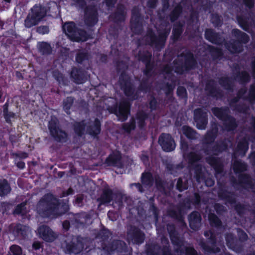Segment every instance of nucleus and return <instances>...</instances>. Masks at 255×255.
<instances>
[{"label": "nucleus", "mask_w": 255, "mask_h": 255, "mask_svg": "<svg viewBox=\"0 0 255 255\" xmlns=\"http://www.w3.org/2000/svg\"><path fill=\"white\" fill-rule=\"evenodd\" d=\"M63 30L65 34L72 40L84 41L86 40V32L82 30H77L73 22H68L64 24Z\"/></svg>", "instance_id": "f257e3e1"}, {"label": "nucleus", "mask_w": 255, "mask_h": 255, "mask_svg": "<svg viewBox=\"0 0 255 255\" xmlns=\"http://www.w3.org/2000/svg\"><path fill=\"white\" fill-rule=\"evenodd\" d=\"M46 14L45 9L40 6L36 5L31 9L25 20V25L29 28L36 25Z\"/></svg>", "instance_id": "f03ea898"}, {"label": "nucleus", "mask_w": 255, "mask_h": 255, "mask_svg": "<svg viewBox=\"0 0 255 255\" xmlns=\"http://www.w3.org/2000/svg\"><path fill=\"white\" fill-rule=\"evenodd\" d=\"M158 142L162 149L166 151H171L175 147L174 140L168 134L161 135L159 138Z\"/></svg>", "instance_id": "7ed1b4c3"}, {"label": "nucleus", "mask_w": 255, "mask_h": 255, "mask_svg": "<svg viewBox=\"0 0 255 255\" xmlns=\"http://www.w3.org/2000/svg\"><path fill=\"white\" fill-rule=\"evenodd\" d=\"M37 234L43 240L51 242L54 240L55 235L53 231L48 227L42 226L40 227L37 231Z\"/></svg>", "instance_id": "20e7f679"}, {"label": "nucleus", "mask_w": 255, "mask_h": 255, "mask_svg": "<svg viewBox=\"0 0 255 255\" xmlns=\"http://www.w3.org/2000/svg\"><path fill=\"white\" fill-rule=\"evenodd\" d=\"M129 111V103L128 102H123L120 105L115 114L121 121L125 120L128 117Z\"/></svg>", "instance_id": "39448f33"}, {"label": "nucleus", "mask_w": 255, "mask_h": 255, "mask_svg": "<svg viewBox=\"0 0 255 255\" xmlns=\"http://www.w3.org/2000/svg\"><path fill=\"white\" fill-rule=\"evenodd\" d=\"M55 125L56 120H55L54 121L52 120L49 122V129L54 136L57 137L60 140H61L66 136V134L65 132L57 128Z\"/></svg>", "instance_id": "423d86ee"}, {"label": "nucleus", "mask_w": 255, "mask_h": 255, "mask_svg": "<svg viewBox=\"0 0 255 255\" xmlns=\"http://www.w3.org/2000/svg\"><path fill=\"white\" fill-rule=\"evenodd\" d=\"M57 202L56 199L51 194L46 195L39 202V206H46L51 207Z\"/></svg>", "instance_id": "0eeeda50"}, {"label": "nucleus", "mask_w": 255, "mask_h": 255, "mask_svg": "<svg viewBox=\"0 0 255 255\" xmlns=\"http://www.w3.org/2000/svg\"><path fill=\"white\" fill-rule=\"evenodd\" d=\"M190 227L193 229L198 226L200 222V216L198 213H193L189 217Z\"/></svg>", "instance_id": "6e6552de"}, {"label": "nucleus", "mask_w": 255, "mask_h": 255, "mask_svg": "<svg viewBox=\"0 0 255 255\" xmlns=\"http://www.w3.org/2000/svg\"><path fill=\"white\" fill-rule=\"evenodd\" d=\"M10 191L9 185L5 180L0 181V196H3Z\"/></svg>", "instance_id": "1a4fd4ad"}, {"label": "nucleus", "mask_w": 255, "mask_h": 255, "mask_svg": "<svg viewBox=\"0 0 255 255\" xmlns=\"http://www.w3.org/2000/svg\"><path fill=\"white\" fill-rule=\"evenodd\" d=\"M100 131V122L98 120H96L94 126L90 128L88 132L90 134L95 135L98 134Z\"/></svg>", "instance_id": "9d476101"}, {"label": "nucleus", "mask_w": 255, "mask_h": 255, "mask_svg": "<svg viewBox=\"0 0 255 255\" xmlns=\"http://www.w3.org/2000/svg\"><path fill=\"white\" fill-rule=\"evenodd\" d=\"M38 48L43 53H48L51 51L50 46L48 43L44 42L38 43Z\"/></svg>", "instance_id": "9b49d317"}, {"label": "nucleus", "mask_w": 255, "mask_h": 255, "mask_svg": "<svg viewBox=\"0 0 255 255\" xmlns=\"http://www.w3.org/2000/svg\"><path fill=\"white\" fill-rule=\"evenodd\" d=\"M183 133L188 138H192L195 137V132L191 128L188 127L182 128Z\"/></svg>", "instance_id": "f8f14e48"}, {"label": "nucleus", "mask_w": 255, "mask_h": 255, "mask_svg": "<svg viewBox=\"0 0 255 255\" xmlns=\"http://www.w3.org/2000/svg\"><path fill=\"white\" fill-rule=\"evenodd\" d=\"M10 255H21L22 251L21 248L16 245L12 246L10 248Z\"/></svg>", "instance_id": "ddd939ff"}, {"label": "nucleus", "mask_w": 255, "mask_h": 255, "mask_svg": "<svg viewBox=\"0 0 255 255\" xmlns=\"http://www.w3.org/2000/svg\"><path fill=\"white\" fill-rule=\"evenodd\" d=\"M16 229L18 234H20L23 236L26 235V233L29 232V229L28 227L22 226L21 225L17 226Z\"/></svg>", "instance_id": "4468645a"}, {"label": "nucleus", "mask_w": 255, "mask_h": 255, "mask_svg": "<svg viewBox=\"0 0 255 255\" xmlns=\"http://www.w3.org/2000/svg\"><path fill=\"white\" fill-rule=\"evenodd\" d=\"M151 182V175L149 173L143 174L142 176V182L143 184H148Z\"/></svg>", "instance_id": "2eb2a0df"}, {"label": "nucleus", "mask_w": 255, "mask_h": 255, "mask_svg": "<svg viewBox=\"0 0 255 255\" xmlns=\"http://www.w3.org/2000/svg\"><path fill=\"white\" fill-rule=\"evenodd\" d=\"M73 100L71 98H68L64 102V108L66 113H68V110L70 109L73 103Z\"/></svg>", "instance_id": "dca6fc26"}, {"label": "nucleus", "mask_w": 255, "mask_h": 255, "mask_svg": "<svg viewBox=\"0 0 255 255\" xmlns=\"http://www.w3.org/2000/svg\"><path fill=\"white\" fill-rule=\"evenodd\" d=\"M25 205V203H22L20 205L17 206L14 210V214H24V206Z\"/></svg>", "instance_id": "f3484780"}, {"label": "nucleus", "mask_w": 255, "mask_h": 255, "mask_svg": "<svg viewBox=\"0 0 255 255\" xmlns=\"http://www.w3.org/2000/svg\"><path fill=\"white\" fill-rule=\"evenodd\" d=\"M209 219H210L211 223L212 224H214L215 226L220 225V222L219 220L218 219V218L216 216H215L214 215L210 216L209 217Z\"/></svg>", "instance_id": "a211bd4d"}, {"label": "nucleus", "mask_w": 255, "mask_h": 255, "mask_svg": "<svg viewBox=\"0 0 255 255\" xmlns=\"http://www.w3.org/2000/svg\"><path fill=\"white\" fill-rule=\"evenodd\" d=\"M37 31L40 34H44L48 32L49 29L46 26H40L38 28Z\"/></svg>", "instance_id": "6ab92c4d"}, {"label": "nucleus", "mask_w": 255, "mask_h": 255, "mask_svg": "<svg viewBox=\"0 0 255 255\" xmlns=\"http://www.w3.org/2000/svg\"><path fill=\"white\" fill-rule=\"evenodd\" d=\"M235 31L236 32H238L239 33L238 34H240V36L241 40L243 42H245H245H247L248 41L249 37L248 36V35L246 34L241 33L238 30H236Z\"/></svg>", "instance_id": "aec40b11"}, {"label": "nucleus", "mask_w": 255, "mask_h": 255, "mask_svg": "<svg viewBox=\"0 0 255 255\" xmlns=\"http://www.w3.org/2000/svg\"><path fill=\"white\" fill-rule=\"evenodd\" d=\"M198 159H199V156L195 153H192L189 156L188 160L191 162H193Z\"/></svg>", "instance_id": "412c9836"}, {"label": "nucleus", "mask_w": 255, "mask_h": 255, "mask_svg": "<svg viewBox=\"0 0 255 255\" xmlns=\"http://www.w3.org/2000/svg\"><path fill=\"white\" fill-rule=\"evenodd\" d=\"M111 192H106L103 196V202L104 203H108L111 201Z\"/></svg>", "instance_id": "4be33fe9"}, {"label": "nucleus", "mask_w": 255, "mask_h": 255, "mask_svg": "<svg viewBox=\"0 0 255 255\" xmlns=\"http://www.w3.org/2000/svg\"><path fill=\"white\" fill-rule=\"evenodd\" d=\"M116 154V157H115V155H111L109 157V159L112 161L113 163H116L118 160H119L121 158V156L119 153V152H117L115 153Z\"/></svg>", "instance_id": "5701e85b"}, {"label": "nucleus", "mask_w": 255, "mask_h": 255, "mask_svg": "<svg viewBox=\"0 0 255 255\" xmlns=\"http://www.w3.org/2000/svg\"><path fill=\"white\" fill-rule=\"evenodd\" d=\"M177 94L181 97H183L186 95V90L183 87H179L177 89Z\"/></svg>", "instance_id": "b1692460"}, {"label": "nucleus", "mask_w": 255, "mask_h": 255, "mask_svg": "<svg viewBox=\"0 0 255 255\" xmlns=\"http://www.w3.org/2000/svg\"><path fill=\"white\" fill-rule=\"evenodd\" d=\"M213 112L215 115L219 118H222V111L219 108H215L213 110Z\"/></svg>", "instance_id": "393cba45"}, {"label": "nucleus", "mask_w": 255, "mask_h": 255, "mask_svg": "<svg viewBox=\"0 0 255 255\" xmlns=\"http://www.w3.org/2000/svg\"><path fill=\"white\" fill-rule=\"evenodd\" d=\"M212 33V31L211 30H208L205 32V36L207 39H208L209 41H211L212 42H214V39L212 37H210L209 35L210 34H211Z\"/></svg>", "instance_id": "a878e982"}, {"label": "nucleus", "mask_w": 255, "mask_h": 255, "mask_svg": "<svg viewBox=\"0 0 255 255\" xmlns=\"http://www.w3.org/2000/svg\"><path fill=\"white\" fill-rule=\"evenodd\" d=\"M177 188L180 191L183 190L186 188L185 187H182V180L180 179H179L177 181Z\"/></svg>", "instance_id": "bb28decb"}, {"label": "nucleus", "mask_w": 255, "mask_h": 255, "mask_svg": "<svg viewBox=\"0 0 255 255\" xmlns=\"http://www.w3.org/2000/svg\"><path fill=\"white\" fill-rule=\"evenodd\" d=\"M71 76L77 83L80 84L82 83V82L78 79V78L76 77V75L75 74L74 70H73V71L71 72Z\"/></svg>", "instance_id": "cd10ccee"}, {"label": "nucleus", "mask_w": 255, "mask_h": 255, "mask_svg": "<svg viewBox=\"0 0 255 255\" xmlns=\"http://www.w3.org/2000/svg\"><path fill=\"white\" fill-rule=\"evenodd\" d=\"M125 93L126 95L129 97V99H132L133 97L130 98V93H132V89L131 88H126L124 90Z\"/></svg>", "instance_id": "c85d7f7f"}, {"label": "nucleus", "mask_w": 255, "mask_h": 255, "mask_svg": "<svg viewBox=\"0 0 255 255\" xmlns=\"http://www.w3.org/2000/svg\"><path fill=\"white\" fill-rule=\"evenodd\" d=\"M32 247L35 250L39 249L41 248V244L39 242H35L32 245Z\"/></svg>", "instance_id": "c756f323"}, {"label": "nucleus", "mask_w": 255, "mask_h": 255, "mask_svg": "<svg viewBox=\"0 0 255 255\" xmlns=\"http://www.w3.org/2000/svg\"><path fill=\"white\" fill-rule=\"evenodd\" d=\"M244 1L246 5L249 7H252L254 4L253 0H244Z\"/></svg>", "instance_id": "7c9ffc66"}, {"label": "nucleus", "mask_w": 255, "mask_h": 255, "mask_svg": "<svg viewBox=\"0 0 255 255\" xmlns=\"http://www.w3.org/2000/svg\"><path fill=\"white\" fill-rule=\"evenodd\" d=\"M134 128V124L132 122L130 126H125V128L128 131H130L131 129H133Z\"/></svg>", "instance_id": "2f4dec72"}, {"label": "nucleus", "mask_w": 255, "mask_h": 255, "mask_svg": "<svg viewBox=\"0 0 255 255\" xmlns=\"http://www.w3.org/2000/svg\"><path fill=\"white\" fill-rule=\"evenodd\" d=\"M83 125H82L81 124H79L77 126H76V130L79 134H80L81 133V130L83 128Z\"/></svg>", "instance_id": "473e14b6"}, {"label": "nucleus", "mask_w": 255, "mask_h": 255, "mask_svg": "<svg viewBox=\"0 0 255 255\" xmlns=\"http://www.w3.org/2000/svg\"><path fill=\"white\" fill-rule=\"evenodd\" d=\"M17 166L20 168V169H22L25 166V164L22 161H19L18 162H17Z\"/></svg>", "instance_id": "72a5a7b5"}, {"label": "nucleus", "mask_w": 255, "mask_h": 255, "mask_svg": "<svg viewBox=\"0 0 255 255\" xmlns=\"http://www.w3.org/2000/svg\"><path fill=\"white\" fill-rule=\"evenodd\" d=\"M239 23L241 25V26L246 30H248V26L246 24H244V22L241 21V20H239Z\"/></svg>", "instance_id": "f704fd0d"}, {"label": "nucleus", "mask_w": 255, "mask_h": 255, "mask_svg": "<svg viewBox=\"0 0 255 255\" xmlns=\"http://www.w3.org/2000/svg\"><path fill=\"white\" fill-rule=\"evenodd\" d=\"M229 49L232 52H239L241 51L240 49H238V48H235L233 46L232 48L231 47H229Z\"/></svg>", "instance_id": "c9c22d12"}, {"label": "nucleus", "mask_w": 255, "mask_h": 255, "mask_svg": "<svg viewBox=\"0 0 255 255\" xmlns=\"http://www.w3.org/2000/svg\"><path fill=\"white\" fill-rule=\"evenodd\" d=\"M188 253L190 254L191 255H195V251L194 249L190 248L187 251Z\"/></svg>", "instance_id": "e433bc0d"}, {"label": "nucleus", "mask_w": 255, "mask_h": 255, "mask_svg": "<svg viewBox=\"0 0 255 255\" xmlns=\"http://www.w3.org/2000/svg\"><path fill=\"white\" fill-rule=\"evenodd\" d=\"M200 112H201L200 109H197L195 111L194 115H195V117L196 119H197L198 118V115L200 114Z\"/></svg>", "instance_id": "4c0bfd02"}, {"label": "nucleus", "mask_w": 255, "mask_h": 255, "mask_svg": "<svg viewBox=\"0 0 255 255\" xmlns=\"http://www.w3.org/2000/svg\"><path fill=\"white\" fill-rule=\"evenodd\" d=\"M137 122L139 124V126L142 127L143 126V120L142 119H137Z\"/></svg>", "instance_id": "58836bf2"}, {"label": "nucleus", "mask_w": 255, "mask_h": 255, "mask_svg": "<svg viewBox=\"0 0 255 255\" xmlns=\"http://www.w3.org/2000/svg\"><path fill=\"white\" fill-rule=\"evenodd\" d=\"M206 184L207 186H212L214 184V182L212 180H210L209 181H206Z\"/></svg>", "instance_id": "ea45409f"}, {"label": "nucleus", "mask_w": 255, "mask_h": 255, "mask_svg": "<svg viewBox=\"0 0 255 255\" xmlns=\"http://www.w3.org/2000/svg\"><path fill=\"white\" fill-rule=\"evenodd\" d=\"M197 127L199 129H203L205 127V124H203L202 126H200L198 124H197Z\"/></svg>", "instance_id": "a19ab883"}, {"label": "nucleus", "mask_w": 255, "mask_h": 255, "mask_svg": "<svg viewBox=\"0 0 255 255\" xmlns=\"http://www.w3.org/2000/svg\"><path fill=\"white\" fill-rule=\"evenodd\" d=\"M76 60H77V62H81L82 61V59L81 58V55H80V54H79V55L77 56V57H76Z\"/></svg>", "instance_id": "79ce46f5"}, {"label": "nucleus", "mask_w": 255, "mask_h": 255, "mask_svg": "<svg viewBox=\"0 0 255 255\" xmlns=\"http://www.w3.org/2000/svg\"><path fill=\"white\" fill-rule=\"evenodd\" d=\"M69 223L68 222H64L63 224L64 228L67 229L68 227Z\"/></svg>", "instance_id": "37998d69"}, {"label": "nucleus", "mask_w": 255, "mask_h": 255, "mask_svg": "<svg viewBox=\"0 0 255 255\" xmlns=\"http://www.w3.org/2000/svg\"><path fill=\"white\" fill-rule=\"evenodd\" d=\"M27 157V154L26 153H23L21 156V157L22 158H25Z\"/></svg>", "instance_id": "c03bdc74"}, {"label": "nucleus", "mask_w": 255, "mask_h": 255, "mask_svg": "<svg viewBox=\"0 0 255 255\" xmlns=\"http://www.w3.org/2000/svg\"><path fill=\"white\" fill-rule=\"evenodd\" d=\"M69 251H70V252H75L74 251V249H69Z\"/></svg>", "instance_id": "a18cd8bd"}, {"label": "nucleus", "mask_w": 255, "mask_h": 255, "mask_svg": "<svg viewBox=\"0 0 255 255\" xmlns=\"http://www.w3.org/2000/svg\"><path fill=\"white\" fill-rule=\"evenodd\" d=\"M135 185L136 186V187H137V188H140V185L139 184H135Z\"/></svg>", "instance_id": "49530a36"}, {"label": "nucleus", "mask_w": 255, "mask_h": 255, "mask_svg": "<svg viewBox=\"0 0 255 255\" xmlns=\"http://www.w3.org/2000/svg\"><path fill=\"white\" fill-rule=\"evenodd\" d=\"M1 88H0V98L1 97Z\"/></svg>", "instance_id": "de8ad7c7"}, {"label": "nucleus", "mask_w": 255, "mask_h": 255, "mask_svg": "<svg viewBox=\"0 0 255 255\" xmlns=\"http://www.w3.org/2000/svg\"><path fill=\"white\" fill-rule=\"evenodd\" d=\"M107 0V3H108V4H110V2L109 1V0Z\"/></svg>", "instance_id": "09e8293b"}, {"label": "nucleus", "mask_w": 255, "mask_h": 255, "mask_svg": "<svg viewBox=\"0 0 255 255\" xmlns=\"http://www.w3.org/2000/svg\"><path fill=\"white\" fill-rule=\"evenodd\" d=\"M4 0L6 2H9L10 1V0Z\"/></svg>", "instance_id": "8fccbe9b"}, {"label": "nucleus", "mask_w": 255, "mask_h": 255, "mask_svg": "<svg viewBox=\"0 0 255 255\" xmlns=\"http://www.w3.org/2000/svg\"><path fill=\"white\" fill-rule=\"evenodd\" d=\"M55 208H54V209L52 210V212H55Z\"/></svg>", "instance_id": "3c124183"}]
</instances>
